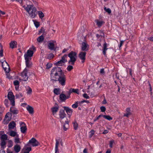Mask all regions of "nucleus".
Wrapping results in <instances>:
<instances>
[{"mask_svg": "<svg viewBox=\"0 0 153 153\" xmlns=\"http://www.w3.org/2000/svg\"><path fill=\"white\" fill-rule=\"evenodd\" d=\"M79 104H80V102H76L74 104L72 105V107L74 108H76L78 107V105Z\"/></svg>", "mask_w": 153, "mask_h": 153, "instance_id": "nucleus-37", "label": "nucleus"}, {"mask_svg": "<svg viewBox=\"0 0 153 153\" xmlns=\"http://www.w3.org/2000/svg\"><path fill=\"white\" fill-rule=\"evenodd\" d=\"M33 51L30 49L28 50L24 56L25 61L30 60L31 57L33 56Z\"/></svg>", "mask_w": 153, "mask_h": 153, "instance_id": "nucleus-5", "label": "nucleus"}, {"mask_svg": "<svg viewBox=\"0 0 153 153\" xmlns=\"http://www.w3.org/2000/svg\"><path fill=\"white\" fill-rule=\"evenodd\" d=\"M26 65L27 67H30L33 66V64L30 60L25 61Z\"/></svg>", "mask_w": 153, "mask_h": 153, "instance_id": "nucleus-36", "label": "nucleus"}, {"mask_svg": "<svg viewBox=\"0 0 153 153\" xmlns=\"http://www.w3.org/2000/svg\"><path fill=\"white\" fill-rule=\"evenodd\" d=\"M7 97L10 101L11 105L14 106L15 104V97L13 93L11 91L9 92L7 94Z\"/></svg>", "mask_w": 153, "mask_h": 153, "instance_id": "nucleus-8", "label": "nucleus"}, {"mask_svg": "<svg viewBox=\"0 0 153 153\" xmlns=\"http://www.w3.org/2000/svg\"><path fill=\"white\" fill-rule=\"evenodd\" d=\"M95 22L99 27H101L104 23L102 21H100L97 19L95 20Z\"/></svg>", "mask_w": 153, "mask_h": 153, "instance_id": "nucleus-26", "label": "nucleus"}, {"mask_svg": "<svg viewBox=\"0 0 153 153\" xmlns=\"http://www.w3.org/2000/svg\"><path fill=\"white\" fill-rule=\"evenodd\" d=\"M54 93L56 95H58L60 93V90L59 88H55L53 90Z\"/></svg>", "mask_w": 153, "mask_h": 153, "instance_id": "nucleus-39", "label": "nucleus"}, {"mask_svg": "<svg viewBox=\"0 0 153 153\" xmlns=\"http://www.w3.org/2000/svg\"><path fill=\"white\" fill-rule=\"evenodd\" d=\"M38 14L39 18L41 19H42L45 16L44 13L41 11L38 12Z\"/></svg>", "mask_w": 153, "mask_h": 153, "instance_id": "nucleus-33", "label": "nucleus"}, {"mask_svg": "<svg viewBox=\"0 0 153 153\" xmlns=\"http://www.w3.org/2000/svg\"><path fill=\"white\" fill-rule=\"evenodd\" d=\"M31 150V148L29 147L28 144L26 145L22 151L23 153H29Z\"/></svg>", "mask_w": 153, "mask_h": 153, "instance_id": "nucleus-14", "label": "nucleus"}, {"mask_svg": "<svg viewBox=\"0 0 153 153\" xmlns=\"http://www.w3.org/2000/svg\"><path fill=\"white\" fill-rule=\"evenodd\" d=\"M10 47L12 48H13L16 47L17 42L16 41H13L10 43Z\"/></svg>", "mask_w": 153, "mask_h": 153, "instance_id": "nucleus-31", "label": "nucleus"}, {"mask_svg": "<svg viewBox=\"0 0 153 153\" xmlns=\"http://www.w3.org/2000/svg\"><path fill=\"white\" fill-rule=\"evenodd\" d=\"M23 7L28 13L29 16L32 18H34L36 15V8L34 6L33 4L27 5L26 7L24 5Z\"/></svg>", "mask_w": 153, "mask_h": 153, "instance_id": "nucleus-2", "label": "nucleus"}, {"mask_svg": "<svg viewBox=\"0 0 153 153\" xmlns=\"http://www.w3.org/2000/svg\"><path fill=\"white\" fill-rule=\"evenodd\" d=\"M31 145L32 146H36L39 145V142L34 138H32L29 140L28 144Z\"/></svg>", "mask_w": 153, "mask_h": 153, "instance_id": "nucleus-10", "label": "nucleus"}, {"mask_svg": "<svg viewBox=\"0 0 153 153\" xmlns=\"http://www.w3.org/2000/svg\"><path fill=\"white\" fill-rule=\"evenodd\" d=\"M21 147L18 145H16L14 146V150L16 153L19 152L20 150Z\"/></svg>", "mask_w": 153, "mask_h": 153, "instance_id": "nucleus-25", "label": "nucleus"}, {"mask_svg": "<svg viewBox=\"0 0 153 153\" xmlns=\"http://www.w3.org/2000/svg\"><path fill=\"white\" fill-rule=\"evenodd\" d=\"M28 71L25 68L24 71L21 73V79L23 81H27L28 78L27 75Z\"/></svg>", "mask_w": 153, "mask_h": 153, "instance_id": "nucleus-7", "label": "nucleus"}, {"mask_svg": "<svg viewBox=\"0 0 153 153\" xmlns=\"http://www.w3.org/2000/svg\"><path fill=\"white\" fill-rule=\"evenodd\" d=\"M13 84L15 86V88L16 90H18L19 88V82L18 80H15L13 82Z\"/></svg>", "mask_w": 153, "mask_h": 153, "instance_id": "nucleus-24", "label": "nucleus"}, {"mask_svg": "<svg viewBox=\"0 0 153 153\" xmlns=\"http://www.w3.org/2000/svg\"><path fill=\"white\" fill-rule=\"evenodd\" d=\"M3 56V50L2 46L0 45V57H2Z\"/></svg>", "mask_w": 153, "mask_h": 153, "instance_id": "nucleus-47", "label": "nucleus"}, {"mask_svg": "<svg viewBox=\"0 0 153 153\" xmlns=\"http://www.w3.org/2000/svg\"><path fill=\"white\" fill-rule=\"evenodd\" d=\"M59 119L61 122H63V120L65 118L66 120V114L65 112V111L63 110H60L59 113Z\"/></svg>", "mask_w": 153, "mask_h": 153, "instance_id": "nucleus-6", "label": "nucleus"}, {"mask_svg": "<svg viewBox=\"0 0 153 153\" xmlns=\"http://www.w3.org/2000/svg\"><path fill=\"white\" fill-rule=\"evenodd\" d=\"M6 145L5 141L1 140V145L2 148H4Z\"/></svg>", "mask_w": 153, "mask_h": 153, "instance_id": "nucleus-46", "label": "nucleus"}, {"mask_svg": "<svg viewBox=\"0 0 153 153\" xmlns=\"http://www.w3.org/2000/svg\"><path fill=\"white\" fill-rule=\"evenodd\" d=\"M4 104L6 105V106L8 107L9 106V102H8V101L7 100H5L4 101Z\"/></svg>", "mask_w": 153, "mask_h": 153, "instance_id": "nucleus-57", "label": "nucleus"}, {"mask_svg": "<svg viewBox=\"0 0 153 153\" xmlns=\"http://www.w3.org/2000/svg\"><path fill=\"white\" fill-rule=\"evenodd\" d=\"M100 73L101 74H104L105 73V71L104 70V68H102L101 69L100 71Z\"/></svg>", "mask_w": 153, "mask_h": 153, "instance_id": "nucleus-59", "label": "nucleus"}, {"mask_svg": "<svg viewBox=\"0 0 153 153\" xmlns=\"http://www.w3.org/2000/svg\"><path fill=\"white\" fill-rule=\"evenodd\" d=\"M86 53L85 52H81L79 54V57L81 59L82 62H84L85 60Z\"/></svg>", "mask_w": 153, "mask_h": 153, "instance_id": "nucleus-19", "label": "nucleus"}, {"mask_svg": "<svg viewBox=\"0 0 153 153\" xmlns=\"http://www.w3.org/2000/svg\"><path fill=\"white\" fill-rule=\"evenodd\" d=\"M11 1H16L19 3L20 4H22L23 2V1L25 0H11Z\"/></svg>", "mask_w": 153, "mask_h": 153, "instance_id": "nucleus-56", "label": "nucleus"}, {"mask_svg": "<svg viewBox=\"0 0 153 153\" xmlns=\"http://www.w3.org/2000/svg\"><path fill=\"white\" fill-rule=\"evenodd\" d=\"M101 111L102 112H104L106 110V108L104 106H101L100 108Z\"/></svg>", "mask_w": 153, "mask_h": 153, "instance_id": "nucleus-54", "label": "nucleus"}, {"mask_svg": "<svg viewBox=\"0 0 153 153\" xmlns=\"http://www.w3.org/2000/svg\"><path fill=\"white\" fill-rule=\"evenodd\" d=\"M73 124L74 129L75 130L77 129L78 127V124L77 123L76 121H75L73 123Z\"/></svg>", "mask_w": 153, "mask_h": 153, "instance_id": "nucleus-40", "label": "nucleus"}, {"mask_svg": "<svg viewBox=\"0 0 153 153\" xmlns=\"http://www.w3.org/2000/svg\"><path fill=\"white\" fill-rule=\"evenodd\" d=\"M4 108L3 107H0V113H2L4 111Z\"/></svg>", "mask_w": 153, "mask_h": 153, "instance_id": "nucleus-58", "label": "nucleus"}, {"mask_svg": "<svg viewBox=\"0 0 153 153\" xmlns=\"http://www.w3.org/2000/svg\"><path fill=\"white\" fill-rule=\"evenodd\" d=\"M123 42H124V41H120V45L119 46V48H120L121 47V46L122 45Z\"/></svg>", "mask_w": 153, "mask_h": 153, "instance_id": "nucleus-62", "label": "nucleus"}, {"mask_svg": "<svg viewBox=\"0 0 153 153\" xmlns=\"http://www.w3.org/2000/svg\"><path fill=\"white\" fill-rule=\"evenodd\" d=\"M63 143L62 140L59 137H57L56 139V144L55 147V153H59L58 147L60 145L62 146Z\"/></svg>", "mask_w": 153, "mask_h": 153, "instance_id": "nucleus-4", "label": "nucleus"}, {"mask_svg": "<svg viewBox=\"0 0 153 153\" xmlns=\"http://www.w3.org/2000/svg\"><path fill=\"white\" fill-rule=\"evenodd\" d=\"M46 66L47 67H51L52 66V64L51 63H48L46 64Z\"/></svg>", "mask_w": 153, "mask_h": 153, "instance_id": "nucleus-61", "label": "nucleus"}, {"mask_svg": "<svg viewBox=\"0 0 153 153\" xmlns=\"http://www.w3.org/2000/svg\"><path fill=\"white\" fill-rule=\"evenodd\" d=\"M16 123L14 122H10L8 125L9 129H13L14 128L16 127Z\"/></svg>", "mask_w": 153, "mask_h": 153, "instance_id": "nucleus-22", "label": "nucleus"}, {"mask_svg": "<svg viewBox=\"0 0 153 153\" xmlns=\"http://www.w3.org/2000/svg\"><path fill=\"white\" fill-rule=\"evenodd\" d=\"M19 137H16L14 138V142L16 143H20V139Z\"/></svg>", "mask_w": 153, "mask_h": 153, "instance_id": "nucleus-43", "label": "nucleus"}, {"mask_svg": "<svg viewBox=\"0 0 153 153\" xmlns=\"http://www.w3.org/2000/svg\"><path fill=\"white\" fill-rule=\"evenodd\" d=\"M26 109L30 114H32L34 113V110L33 108L29 105L26 107Z\"/></svg>", "mask_w": 153, "mask_h": 153, "instance_id": "nucleus-20", "label": "nucleus"}, {"mask_svg": "<svg viewBox=\"0 0 153 153\" xmlns=\"http://www.w3.org/2000/svg\"><path fill=\"white\" fill-rule=\"evenodd\" d=\"M44 39V36L43 35H42L37 39V41L39 43H41L43 41Z\"/></svg>", "mask_w": 153, "mask_h": 153, "instance_id": "nucleus-28", "label": "nucleus"}, {"mask_svg": "<svg viewBox=\"0 0 153 153\" xmlns=\"http://www.w3.org/2000/svg\"><path fill=\"white\" fill-rule=\"evenodd\" d=\"M1 64L2 67H4V66L7 67L9 66V65L5 61H4L3 62L1 63Z\"/></svg>", "mask_w": 153, "mask_h": 153, "instance_id": "nucleus-45", "label": "nucleus"}, {"mask_svg": "<svg viewBox=\"0 0 153 153\" xmlns=\"http://www.w3.org/2000/svg\"><path fill=\"white\" fill-rule=\"evenodd\" d=\"M79 43L81 44V49L82 50L86 51L89 49V45L84 40L83 42L80 41Z\"/></svg>", "mask_w": 153, "mask_h": 153, "instance_id": "nucleus-9", "label": "nucleus"}, {"mask_svg": "<svg viewBox=\"0 0 153 153\" xmlns=\"http://www.w3.org/2000/svg\"><path fill=\"white\" fill-rule=\"evenodd\" d=\"M59 107L57 105L53 106L51 108V110L53 115H55L59 110Z\"/></svg>", "mask_w": 153, "mask_h": 153, "instance_id": "nucleus-18", "label": "nucleus"}, {"mask_svg": "<svg viewBox=\"0 0 153 153\" xmlns=\"http://www.w3.org/2000/svg\"><path fill=\"white\" fill-rule=\"evenodd\" d=\"M19 124L21 132L23 133H25L27 129L25 124L22 122H20Z\"/></svg>", "mask_w": 153, "mask_h": 153, "instance_id": "nucleus-13", "label": "nucleus"}, {"mask_svg": "<svg viewBox=\"0 0 153 153\" xmlns=\"http://www.w3.org/2000/svg\"><path fill=\"white\" fill-rule=\"evenodd\" d=\"M131 114V113L130 108H128L126 110V113L124 114V116L128 117Z\"/></svg>", "mask_w": 153, "mask_h": 153, "instance_id": "nucleus-21", "label": "nucleus"}, {"mask_svg": "<svg viewBox=\"0 0 153 153\" xmlns=\"http://www.w3.org/2000/svg\"><path fill=\"white\" fill-rule=\"evenodd\" d=\"M83 97L86 99H89V97L86 93H84L83 95Z\"/></svg>", "mask_w": 153, "mask_h": 153, "instance_id": "nucleus-52", "label": "nucleus"}, {"mask_svg": "<svg viewBox=\"0 0 153 153\" xmlns=\"http://www.w3.org/2000/svg\"><path fill=\"white\" fill-rule=\"evenodd\" d=\"M70 91L72 92L76 93L77 94H79V90L78 89H72Z\"/></svg>", "mask_w": 153, "mask_h": 153, "instance_id": "nucleus-42", "label": "nucleus"}, {"mask_svg": "<svg viewBox=\"0 0 153 153\" xmlns=\"http://www.w3.org/2000/svg\"><path fill=\"white\" fill-rule=\"evenodd\" d=\"M76 53L73 51H71L68 54V56L70 58V60L68 61L69 65L68 67H72L73 65L74 64V63L77 59Z\"/></svg>", "mask_w": 153, "mask_h": 153, "instance_id": "nucleus-3", "label": "nucleus"}, {"mask_svg": "<svg viewBox=\"0 0 153 153\" xmlns=\"http://www.w3.org/2000/svg\"><path fill=\"white\" fill-rule=\"evenodd\" d=\"M108 132V130H105L103 132V134H105L107 133Z\"/></svg>", "mask_w": 153, "mask_h": 153, "instance_id": "nucleus-64", "label": "nucleus"}, {"mask_svg": "<svg viewBox=\"0 0 153 153\" xmlns=\"http://www.w3.org/2000/svg\"><path fill=\"white\" fill-rule=\"evenodd\" d=\"M11 119V114L10 113H7L5 115L4 123V124H7Z\"/></svg>", "mask_w": 153, "mask_h": 153, "instance_id": "nucleus-12", "label": "nucleus"}, {"mask_svg": "<svg viewBox=\"0 0 153 153\" xmlns=\"http://www.w3.org/2000/svg\"><path fill=\"white\" fill-rule=\"evenodd\" d=\"M63 108L67 113L68 116V117L70 118L73 112L72 110L67 107H64Z\"/></svg>", "mask_w": 153, "mask_h": 153, "instance_id": "nucleus-17", "label": "nucleus"}, {"mask_svg": "<svg viewBox=\"0 0 153 153\" xmlns=\"http://www.w3.org/2000/svg\"><path fill=\"white\" fill-rule=\"evenodd\" d=\"M3 68L4 70L5 71L6 73L7 74L6 75L7 76V77L9 79L10 78V77L8 76L7 74L10 72V68Z\"/></svg>", "mask_w": 153, "mask_h": 153, "instance_id": "nucleus-32", "label": "nucleus"}, {"mask_svg": "<svg viewBox=\"0 0 153 153\" xmlns=\"http://www.w3.org/2000/svg\"><path fill=\"white\" fill-rule=\"evenodd\" d=\"M7 136L6 134L2 135L0 137L1 140L6 141L7 140Z\"/></svg>", "mask_w": 153, "mask_h": 153, "instance_id": "nucleus-35", "label": "nucleus"}, {"mask_svg": "<svg viewBox=\"0 0 153 153\" xmlns=\"http://www.w3.org/2000/svg\"><path fill=\"white\" fill-rule=\"evenodd\" d=\"M70 120L68 119L67 118H66V120H65L63 122H61L63 124V129L64 131H66L69 128V123Z\"/></svg>", "mask_w": 153, "mask_h": 153, "instance_id": "nucleus-11", "label": "nucleus"}, {"mask_svg": "<svg viewBox=\"0 0 153 153\" xmlns=\"http://www.w3.org/2000/svg\"><path fill=\"white\" fill-rule=\"evenodd\" d=\"M55 43L56 41H54L53 40L50 42L48 45V48L51 50H53L54 49Z\"/></svg>", "mask_w": 153, "mask_h": 153, "instance_id": "nucleus-15", "label": "nucleus"}, {"mask_svg": "<svg viewBox=\"0 0 153 153\" xmlns=\"http://www.w3.org/2000/svg\"><path fill=\"white\" fill-rule=\"evenodd\" d=\"M45 29L43 27H41L39 31V34H40L41 33H45Z\"/></svg>", "mask_w": 153, "mask_h": 153, "instance_id": "nucleus-51", "label": "nucleus"}, {"mask_svg": "<svg viewBox=\"0 0 153 153\" xmlns=\"http://www.w3.org/2000/svg\"><path fill=\"white\" fill-rule=\"evenodd\" d=\"M51 80L53 82L59 81L62 85H65L66 78L60 68H53L51 71Z\"/></svg>", "mask_w": 153, "mask_h": 153, "instance_id": "nucleus-1", "label": "nucleus"}, {"mask_svg": "<svg viewBox=\"0 0 153 153\" xmlns=\"http://www.w3.org/2000/svg\"><path fill=\"white\" fill-rule=\"evenodd\" d=\"M104 10L107 12L108 14H110L111 13V10L109 8H107L106 7H105L104 8Z\"/></svg>", "mask_w": 153, "mask_h": 153, "instance_id": "nucleus-44", "label": "nucleus"}, {"mask_svg": "<svg viewBox=\"0 0 153 153\" xmlns=\"http://www.w3.org/2000/svg\"><path fill=\"white\" fill-rule=\"evenodd\" d=\"M28 105L26 103H22L21 104V106L23 107H25L26 108V107L27 106H28Z\"/></svg>", "mask_w": 153, "mask_h": 153, "instance_id": "nucleus-60", "label": "nucleus"}, {"mask_svg": "<svg viewBox=\"0 0 153 153\" xmlns=\"http://www.w3.org/2000/svg\"><path fill=\"white\" fill-rule=\"evenodd\" d=\"M94 133V131L93 130H91L89 132L90 136L91 137H92Z\"/></svg>", "mask_w": 153, "mask_h": 153, "instance_id": "nucleus-53", "label": "nucleus"}, {"mask_svg": "<svg viewBox=\"0 0 153 153\" xmlns=\"http://www.w3.org/2000/svg\"><path fill=\"white\" fill-rule=\"evenodd\" d=\"M27 94H30L32 92V90L29 87L27 86Z\"/></svg>", "mask_w": 153, "mask_h": 153, "instance_id": "nucleus-38", "label": "nucleus"}, {"mask_svg": "<svg viewBox=\"0 0 153 153\" xmlns=\"http://www.w3.org/2000/svg\"><path fill=\"white\" fill-rule=\"evenodd\" d=\"M59 97L60 100L62 101H64L67 99L66 96L63 94H61Z\"/></svg>", "mask_w": 153, "mask_h": 153, "instance_id": "nucleus-34", "label": "nucleus"}, {"mask_svg": "<svg viewBox=\"0 0 153 153\" xmlns=\"http://www.w3.org/2000/svg\"><path fill=\"white\" fill-rule=\"evenodd\" d=\"M67 55L66 54H65L62 57L60 60L63 63H65L67 62Z\"/></svg>", "mask_w": 153, "mask_h": 153, "instance_id": "nucleus-27", "label": "nucleus"}, {"mask_svg": "<svg viewBox=\"0 0 153 153\" xmlns=\"http://www.w3.org/2000/svg\"><path fill=\"white\" fill-rule=\"evenodd\" d=\"M107 44L106 42H105L103 45V53L104 55H106V52L108 48H107Z\"/></svg>", "mask_w": 153, "mask_h": 153, "instance_id": "nucleus-30", "label": "nucleus"}, {"mask_svg": "<svg viewBox=\"0 0 153 153\" xmlns=\"http://www.w3.org/2000/svg\"><path fill=\"white\" fill-rule=\"evenodd\" d=\"M65 63H63L61 60L54 63V64L56 66H63Z\"/></svg>", "mask_w": 153, "mask_h": 153, "instance_id": "nucleus-29", "label": "nucleus"}, {"mask_svg": "<svg viewBox=\"0 0 153 153\" xmlns=\"http://www.w3.org/2000/svg\"><path fill=\"white\" fill-rule=\"evenodd\" d=\"M33 21L34 22V24L35 25L36 27L37 28L39 26V22L36 21L35 20H33Z\"/></svg>", "mask_w": 153, "mask_h": 153, "instance_id": "nucleus-49", "label": "nucleus"}, {"mask_svg": "<svg viewBox=\"0 0 153 153\" xmlns=\"http://www.w3.org/2000/svg\"><path fill=\"white\" fill-rule=\"evenodd\" d=\"M80 103H82L84 102H86L87 103H88L89 102V101L88 100H83L81 102H80Z\"/></svg>", "mask_w": 153, "mask_h": 153, "instance_id": "nucleus-63", "label": "nucleus"}, {"mask_svg": "<svg viewBox=\"0 0 153 153\" xmlns=\"http://www.w3.org/2000/svg\"><path fill=\"white\" fill-rule=\"evenodd\" d=\"M10 111L12 114H16L18 113V110L14 107H11L10 109Z\"/></svg>", "mask_w": 153, "mask_h": 153, "instance_id": "nucleus-23", "label": "nucleus"}, {"mask_svg": "<svg viewBox=\"0 0 153 153\" xmlns=\"http://www.w3.org/2000/svg\"><path fill=\"white\" fill-rule=\"evenodd\" d=\"M114 143V140H111L109 142L110 147L111 148L112 147Z\"/></svg>", "mask_w": 153, "mask_h": 153, "instance_id": "nucleus-50", "label": "nucleus"}, {"mask_svg": "<svg viewBox=\"0 0 153 153\" xmlns=\"http://www.w3.org/2000/svg\"><path fill=\"white\" fill-rule=\"evenodd\" d=\"M7 134L10 136L12 137H16L19 136V135L18 134L17 132L13 130H10L7 133Z\"/></svg>", "mask_w": 153, "mask_h": 153, "instance_id": "nucleus-16", "label": "nucleus"}, {"mask_svg": "<svg viewBox=\"0 0 153 153\" xmlns=\"http://www.w3.org/2000/svg\"><path fill=\"white\" fill-rule=\"evenodd\" d=\"M33 1L34 5H38V3L36 0H31Z\"/></svg>", "mask_w": 153, "mask_h": 153, "instance_id": "nucleus-55", "label": "nucleus"}, {"mask_svg": "<svg viewBox=\"0 0 153 153\" xmlns=\"http://www.w3.org/2000/svg\"><path fill=\"white\" fill-rule=\"evenodd\" d=\"M102 117L107 120H112V118L109 115H102Z\"/></svg>", "mask_w": 153, "mask_h": 153, "instance_id": "nucleus-41", "label": "nucleus"}, {"mask_svg": "<svg viewBox=\"0 0 153 153\" xmlns=\"http://www.w3.org/2000/svg\"><path fill=\"white\" fill-rule=\"evenodd\" d=\"M16 98H20L23 97V95L21 93L17 94L16 95Z\"/></svg>", "mask_w": 153, "mask_h": 153, "instance_id": "nucleus-48", "label": "nucleus"}]
</instances>
